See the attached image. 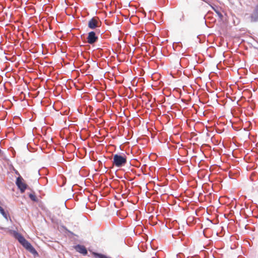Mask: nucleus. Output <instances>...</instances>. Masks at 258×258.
<instances>
[{
  "instance_id": "obj_2",
  "label": "nucleus",
  "mask_w": 258,
  "mask_h": 258,
  "mask_svg": "<svg viewBox=\"0 0 258 258\" xmlns=\"http://www.w3.org/2000/svg\"><path fill=\"white\" fill-rule=\"evenodd\" d=\"M127 162L126 156L115 154L113 155V164L117 167H120L125 165Z\"/></svg>"
},
{
  "instance_id": "obj_8",
  "label": "nucleus",
  "mask_w": 258,
  "mask_h": 258,
  "mask_svg": "<svg viewBox=\"0 0 258 258\" xmlns=\"http://www.w3.org/2000/svg\"><path fill=\"white\" fill-rule=\"evenodd\" d=\"M0 213L6 219H8L7 214L5 212L4 209L1 206H0Z\"/></svg>"
},
{
  "instance_id": "obj_1",
  "label": "nucleus",
  "mask_w": 258,
  "mask_h": 258,
  "mask_svg": "<svg viewBox=\"0 0 258 258\" xmlns=\"http://www.w3.org/2000/svg\"><path fill=\"white\" fill-rule=\"evenodd\" d=\"M13 235L27 250L33 254H38L37 251L32 246L31 243L29 242L21 234L16 231H14Z\"/></svg>"
},
{
  "instance_id": "obj_7",
  "label": "nucleus",
  "mask_w": 258,
  "mask_h": 258,
  "mask_svg": "<svg viewBox=\"0 0 258 258\" xmlns=\"http://www.w3.org/2000/svg\"><path fill=\"white\" fill-rule=\"evenodd\" d=\"M29 197L33 201H37V198L34 194H30L29 195Z\"/></svg>"
},
{
  "instance_id": "obj_3",
  "label": "nucleus",
  "mask_w": 258,
  "mask_h": 258,
  "mask_svg": "<svg viewBox=\"0 0 258 258\" xmlns=\"http://www.w3.org/2000/svg\"><path fill=\"white\" fill-rule=\"evenodd\" d=\"M16 184L22 193H23L27 188V185L24 182L23 178L19 176L16 180Z\"/></svg>"
},
{
  "instance_id": "obj_5",
  "label": "nucleus",
  "mask_w": 258,
  "mask_h": 258,
  "mask_svg": "<svg viewBox=\"0 0 258 258\" xmlns=\"http://www.w3.org/2000/svg\"><path fill=\"white\" fill-rule=\"evenodd\" d=\"M87 39L88 43L92 44L97 41L98 37L96 36L95 33L94 31H91L88 33Z\"/></svg>"
},
{
  "instance_id": "obj_4",
  "label": "nucleus",
  "mask_w": 258,
  "mask_h": 258,
  "mask_svg": "<svg viewBox=\"0 0 258 258\" xmlns=\"http://www.w3.org/2000/svg\"><path fill=\"white\" fill-rule=\"evenodd\" d=\"M88 26L89 28L92 29L100 27V23L98 20V18L96 17L92 18L88 22Z\"/></svg>"
},
{
  "instance_id": "obj_6",
  "label": "nucleus",
  "mask_w": 258,
  "mask_h": 258,
  "mask_svg": "<svg viewBox=\"0 0 258 258\" xmlns=\"http://www.w3.org/2000/svg\"><path fill=\"white\" fill-rule=\"evenodd\" d=\"M74 248L77 251L84 255H86L88 253L86 248L84 245L78 244L76 245Z\"/></svg>"
},
{
  "instance_id": "obj_10",
  "label": "nucleus",
  "mask_w": 258,
  "mask_h": 258,
  "mask_svg": "<svg viewBox=\"0 0 258 258\" xmlns=\"http://www.w3.org/2000/svg\"><path fill=\"white\" fill-rule=\"evenodd\" d=\"M15 173H16L17 174H18V175L20 176L19 173V172H18L17 171H16L15 172Z\"/></svg>"
},
{
  "instance_id": "obj_9",
  "label": "nucleus",
  "mask_w": 258,
  "mask_h": 258,
  "mask_svg": "<svg viewBox=\"0 0 258 258\" xmlns=\"http://www.w3.org/2000/svg\"><path fill=\"white\" fill-rule=\"evenodd\" d=\"M216 13L220 17H222V15L220 12L216 11Z\"/></svg>"
}]
</instances>
